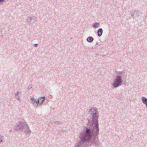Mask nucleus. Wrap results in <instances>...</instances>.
<instances>
[{
	"label": "nucleus",
	"instance_id": "ddd939ff",
	"mask_svg": "<svg viewBox=\"0 0 147 147\" xmlns=\"http://www.w3.org/2000/svg\"><path fill=\"white\" fill-rule=\"evenodd\" d=\"M19 93V92L18 91L15 94V97H16V99L18 101H20V98L19 96H18V95Z\"/></svg>",
	"mask_w": 147,
	"mask_h": 147
},
{
	"label": "nucleus",
	"instance_id": "f257e3e1",
	"mask_svg": "<svg viewBox=\"0 0 147 147\" xmlns=\"http://www.w3.org/2000/svg\"><path fill=\"white\" fill-rule=\"evenodd\" d=\"M88 112L92 116L91 120H88L87 126L80 133L79 140L75 145V147H85V144L89 143L96 147L99 146L98 137L99 128L98 109L96 108L91 107L89 110Z\"/></svg>",
	"mask_w": 147,
	"mask_h": 147
},
{
	"label": "nucleus",
	"instance_id": "2eb2a0df",
	"mask_svg": "<svg viewBox=\"0 0 147 147\" xmlns=\"http://www.w3.org/2000/svg\"><path fill=\"white\" fill-rule=\"evenodd\" d=\"M3 137V136L0 135V143L3 142L2 138Z\"/></svg>",
	"mask_w": 147,
	"mask_h": 147
},
{
	"label": "nucleus",
	"instance_id": "0eeeda50",
	"mask_svg": "<svg viewBox=\"0 0 147 147\" xmlns=\"http://www.w3.org/2000/svg\"><path fill=\"white\" fill-rule=\"evenodd\" d=\"M130 14L133 18L135 19L138 16V11H135V10H133L130 12Z\"/></svg>",
	"mask_w": 147,
	"mask_h": 147
},
{
	"label": "nucleus",
	"instance_id": "20e7f679",
	"mask_svg": "<svg viewBox=\"0 0 147 147\" xmlns=\"http://www.w3.org/2000/svg\"><path fill=\"white\" fill-rule=\"evenodd\" d=\"M26 21L29 25H32L36 21V18L34 16L28 17Z\"/></svg>",
	"mask_w": 147,
	"mask_h": 147
},
{
	"label": "nucleus",
	"instance_id": "7ed1b4c3",
	"mask_svg": "<svg viewBox=\"0 0 147 147\" xmlns=\"http://www.w3.org/2000/svg\"><path fill=\"white\" fill-rule=\"evenodd\" d=\"M26 124V123L25 121L20 122L18 124H17L14 126L15 130L17 131L20 129L22 130L23 128L24 127Z\"/></svg>",
	"mask_w": 147,
	"mask_h": 147
},
{
	"label": "nucleus",
	"instance_id": "4468645a",
	"mask_svg": "<svg viewBox=\"0 0 147 147\" xmlns=\"http://www.w3.org/2000/svg\"><path fill=\"white\" fill-rule=\"evenodd\" d=\"M32 84L29 85L28 87V90H30L31 88H32Z\"/></svg>",
	"mask_w": 147,
	"mask_h": 147
},
{
	"label": "nucleus",
	"instance_id": "412c9836",
	"mask_svg": "<svg viewBox=\"0 0 147 147\" xmlns=\"http://www.w3.org/2000/svg\"><path fill=\"white\" fill-rule=\"evenodd\" d=\"M94 49V48L93 47H92L91 48V49Z\"/></svg>",
	"mask_w": 147,
	"mask_h": 147
},
{
	"label": "nucleus",
	"instance_id": "4be33fe9",
	"mask_svg": "<svg viewBox=\"0 0 147 147\" xmlns=\"http://www.w3.org/2000/svg\"><path fill=\"white\" fill-rule=\"evenodd\" d=\"M9 131H11V130H10Z\"/></svg>",
	"mask_w": 147,
	"mask_h": 147
},
{
	"label": "nucleus",
	"instance_id": "6e6552de",
	"mask_svg": "<svg viewBox=\"0 0 147 147\" xmlns=\"http://www.w3.org/2000/svg\"><path fill=\"white\" fill-rule=\"evenodd\" d=\"M39 100V105L40 106L42 104L44 101L45 100V96H42L39 97L38 99Z\"/></svg>",
	"mask_w": 147,
	"mask_h": 147
},
{
	"label": "nucleus",
	"instance_id": "f03ea898",
	"mask_svg": "<svg viewBox=\"0 0 147 147\" xmlns=\"http://www.w3.org/2000/svg\"><path fill=\"white\" fill-rule=\"evenodd\" d=\"M127 74L124 71L117 73L115 78L113 79L112 84L113 88H117L122 85L123 80L126 78Z\"/></svg>",
	"mask_w": 147,
	"mask_h": 147
},
{
	"label": "nucleus",
	"instance_id": "dca6fc26",
	"mask_svg": "<svg viewBox=\"0 0 147 147\" xmlns=\"http://www.w3.org/2000/svg\"><path fill=\"white\" fill-rule=\"evenodd\" d=\"M55 124L57 123L58 124H61V123L60 121H55Z\"/></svg>",
	"mask_w": 147,
	"mask_h": 147
},
{
	"label": "nucleus",
	"instance_id": "423d86ee",
	"mask_svg": "<svg viewBox=\"0 0 147 147\" xmlns=\"http://www.w3.org/2000/svg\"><path fill=\"white\" fill-rule=\"evenodd\" d=\"M24 132L27 135H29L31 133L32 131L30 129L28 125L26 124L24 128Z\"/></svg>",
	"mask_w": 147,
	"mask_h": 147
},
{
	"label": "nucleus",
	"instance_id": "6ab92c4d",
	"mask_svg": "<svg viewBox=\"0 0 147 147\" xmlns=\"http://www.w3.org/2000/svg\"><path fill=\"white\" fill-rule=\"evenodd\" d=\"M98 44V42H96V45H97Z\"/></svg>",
	"mask_w": 147,
	"mask_h": 147
},
{
	"label": "nucleus",
	"instance_id": "aec40b11",
	"mask_svg": "<svg viewBox=\"0 0 147 147\" xmlns=\"http://www.w3.org/2000/svg\"><path fill=\"white\" fill-rule=\"evenodd\" d=\"M88 49H89V50H90L92 49H91V48H89Z\"/></svg>",
	"mask_w": 147,
	"mask_h": 147
},
{
	"label": "nucleus",
	"instance_id": "f3484780",
	"mask_svg": "<svg viewBox=\"0 0 147 147\" xmlns=\"http://www.w3.org/2000/svg\"><path fill=\"white\" fill-rule=\"evenodd\" d=\"M5 0H0V3L4 2Z\"/></svg>",
	"mask_w": 147,
	"mask_h": 147
},
{
	"label": "nucleus",
	"instance_id": "a211bd4d",
	"mask_svg": "<svg viewBox=\"0 0 147 147\" xmlns=\"http://www.w3.org/2000/svg\"><path fill=\"white\" fill-rule=\"evenodd\" d=\"M38 45L37 44H34V46L35 47H36L38 46Z\"/></svg>",
	"mask_w": 147,
	"mask_h": 147
},
{
	"label": "nucleus",
	"instance_id": "f8f14e48",
	"mask_svg": "<svg viewBox=\"0 0 147 147\" xmlns=\"http://www.w3.org/2000/svg\"><path fill=\"white\" fill-rule=\"evenodd\" d=\"M100 24L99 23L95 22L92 24V26L94 28H97L98 27Z\"/></svg>",
	"mask_w": 147,
	"mask_h": 147
},
{
	"label": "nucleus",
	"instance_id": "9b49d317",
	"mask_svg": "<svg viewBox=\"0 0 147 147\" xmlns=\"http://www.w3.org/2000/svg\"><path fill=\"white\" fill-rule=\"evenodd\" d=\"M94 40V39L93 38L90 36L88 37L86 39L87 41L89 43L92 42Z\"/></svg>",
	"mask_w": 147,
	"mask_h": 147
},
{
	"label": "nucleus",
	"instance_id": "1a4fd4ad",
	"mask_svg": "<svg viewBox=\"0 0 147 147\" xmlns=\"http://www.w3.org/2000/svg\"><path fill=\"white\" fill-rule=\"evenodd\" d=\"M142 101L146 107H147V98L144 96H142L141 98Z\"/></svg>",
	"mask_w": 147,
	"mask_h": 147
},
{
	"label": "nucleus",
	"instance_id": "9d476101",
	"mask_svg": "<svg viewBox=\"0 0 147 147\" xmlns=\"http://www.w3.org/2000/svg\"><path fill=\"white\" fill-rule=\"evenodd\" d=\"M103 33V30L102 28H100L97 30V35L99 37L101 36Z\"/></svg>",
	"mask_w": 147,
	"mask_h": 147
},
{
	"label": "nucleus",
	"instance_id": "39448f33",
	"mask_svg": "<svg viewBox=\"0 0 147 147\" xmlns=\"http://www.w3.org/2000/svg\"><path fill=\"white\" fill-rule=\"evenodd\" d=\"M30 102L35 107H37L39 104V100L38 99H35L34 96H32L30 98Z\"/></svg>",
	"mask_w": 147,
	"mask_h": 147
}]
</instances>
